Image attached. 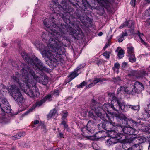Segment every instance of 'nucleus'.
I'll return each mask as SVG.
<instances>
[{"label":"nucleus","instance_id":"nucleus-1","mask_svg":"<svg viewBox=\"0 0 150 150\" xmlns=\"http://www.w3.org/2000/svg\"><path fill=\"white\" fill-rule=\"evenodd\" d=\"M21 72L22 74L21 80H20L21 75L18 72L16 73L15 76H11V79L15 82L18 83L22 90L30 97L39 96V91L36 86V82L39 80L38 76L30 67L23 68Z\"/></svg>","mask_w":150,"mask_h":150},{"label":"nucleus","instance_id":"nucleus-2","mask_svg":"<svg viewBox=\"0 0 150 150\" xmlns=\"http://www.w3.org/2000/svg\"><path fill=\"white\" fill-rule=\"evenodd\" d=\"M53 38L49 40V44L46 47L39 41H35L34 44L38 49L41 50V53L44 57L49 58L51 63L60 62L63 63L64 60L62 55L64 54L65 50L64 48V44L60 40Z\"/></svg>","mask_w":150,"mask_h":150},{"label":"nucleus","instance_id":"nucleus-3","mask_svg":"<svg viewBox=\"0 0 150 150\" xmlns=\"http://www.w3.org/2000/svg\"><path fill=\"white\" fill-rule=\"evenodd\" d=\"M67 0H62V5H59L57 1H52V4L50 6V9L54 11L55 13H57L61 17L67 24L70 23L71 21L73 18L76 19L80 18L81 14L79 11L76 10L74 13V10L70 6L68 8L66 3Z\"/></svg>","mask_w":150,"mask_h":150},{"label":"nucleus","instance_id":"nucleus-4","mask_svg":"<svg viewBox=\"0 0 150 150\" xmlns=\"http://www.w3.org/2000/svg\"><path fill=\"white\" fill-rule=\"evenodd\" d=\"M54 19L53 17L45 19L43 22L44 26L47 31H51L52 36L56 39L60 40L62 36L61 34L62 35L66 31V25H61L59 27L57 26L54 23Z\"/></svg>","mask_w":150,"mask_h":150},{"label":"nucleus","instance_id":"nucleus-5","mask_svg":"<svg viewBox=\"0 0 150 150\" xmlns=\"http://www.w3.org/2000/svg\"><path fill=\"white\" fill-rule=\"evenodd\" d=\"M21 54L25 61L27 62L29 65H31L32 67H35V68H37L42 71H46L47 70L37 57L32 59L29 57L28 54L24 52H22Z\"/></svg>","mask_w":150,"mask_h":150},{"label":"nucleus","instance_id":"nucleus-6","mask_svg":"<svg viewBox=\"0 0 150 150\" xmlns=\"http://www.w3.org/2000/svg\"><path fill=\"white\" fill-rule=\"evenodd\" d=\"M66 31L64 34L62 35L61 34V35H62V36L61 38H64V39H67L66 37H64L63 35L65 34L67 32H69L70 34L73 35L75 39H77L78 38H81L82 36L83 35V33L81 30V29L76 24H72L70 26V25L68 26H66ZM61 39L60 40L61 41Z\"/></svg>","mask_w":150,"mask_h":150},{"label":"nucleus","instance_id":"nucleus-7","mask_svg":"<svg viewBox=\"0 0 150 150\" xmlns=\"http://www.w3.org/2000/svg\"><path fill=\"white\" fill-rule=\"evenodd\" d=\"M10 90L11 95L15 101L18 103H23L24 99L19 88L16 85H12Z\"/></svg>","mask_w":150,"mask_h":150},{"label":"nucleus","instance_id":"nucleus-8","mask_svg":"<svg viewBox=\"0 0 150 150\" xmlns=\"http://www.w3.org/2000/svg\"><path fill=\"white\" fill-rule=\"evenodd\" d=\"M100 105L101 104L98 103L95 100L93 99L90 104V107L91 109L94 110V112L96 113V115L100 118L105 117L106 116L108 119L112 118L111 115L110 114H106L103 116L102 112H100V110H102Z\"/></svg>","mask_w":150,"mask_h":150},{"label":"nucleus","instance_id":"nucleus-9","mask_svg":"<svg viewBox=\"0 0 150 150\" xmlns=\"http://www.w3.org/2000/svg\"><path fill=\"white\" fill-rule=\"evenodd\" d=\"M0 107L1 111L3 112V115H5V113H9L11 112V108L9 105L7 99L5 98H0Z\"/></svg>","mask_w":150,"mask_h":150},{"label":"nucleus","instance_id":"nucleus-10","mask_svg":"<svg viewBox=\"0 0 150 150\" xmlns=\"http://www.w3.org/2000/svg\"><path fill=\"white\" fill-rule=\"evenodd\" d=\"M111 117L112 118L110 119H108L107 117H106V116L105 117L100 118L105 122L106 128L105 130L107 131L108 132L114 129L115 127L114 125L115 124L114 123H112V120H113V118L112 117V115H111Z\"/></svg>","mask_w":150,"mask_h":150},{"label":"nucleus","instance_id":"nucleus-11","mask_svg":"<svg viewBox=\"0 0 150 150\" xmlns=\"http://www.w3.org/2000/svg\"><path fill=\"white\" fill-rule=\"evenodd\" d=\"M118 117L121 120L123 121L125 124L128 127H137V122L133 120L132 119H129L127 118L124 115L122 114H120L118 116Z\"/></svg>","mask_w":150,"mask_h":150},{"label":"nucleus","instance_id":"nucleus-12","mask_svg":"<svg viewBox=\"0 0 150 150\" xmlns=\"http://www.w3.org/2000/svg\"><path fill=\"white\" fill-rule=\"evenodd\" d=\"M51 96L50 95H48L45 96L43 99H42L40 101L37 102L35 104L33 105L27 111V113H29L32 112L33 110L35 108L37 107H39L41 106L43 103H44L46 101L48 100V101L51 100Z\"/></svg>","mask_w":150,"mask_h":150},{"label":"nucleus","instance_id":"nucleus-13","mask_svg":"<svg viewBox=\"0 0 150 150\" xmlns=\"http://www.w3.org/2000/svg\"><path fill=\"white\" fill-rule=\"evenodd\" d=\"M110 108H112L115 111H117V108L115 107V105L113 104L110 105V103H107L104 104L103 108H101L102 110H100V112H102L103 116L104 115H106V114L112 115L110 113H107L106 112V111L108 112V110Z\"/></svg>","mask_w":150,"mask_h":150},{"label":"nucleus","instance_id":"nucleus-14","mask_svg":"<svg viewBox=\"0 0 150 150\" xmlns=\"http://www.w3.org/2000/svg\"><path fill=\"white\" fill-rule=\"evenodd\" d=\"M122 130L124 133L125 134L132 135V138L131 137V139L136 138L137 136L136 134H134L136 130L134 127L132 128L131 127L128 126L125 127L122 129Z\"/></svg>","mask_w":150,"mask_h":150},{"label":"nucleus","instance_id":"nucleus-15","mask_svg":"<svg viewBox=\"0 0 150 150\" xmlns=\"http://www.w3.org/2000/svg\"><path fill=\"white\" fill-rule=\"evenodd\" d=\"M108 134L111 138H113L116 140H119L122 138L123 135L121 133H117L114 129L108 132Z\"/></svg>","mask_w":150,"mask_h":150},{"label":"nucleus","instance_id":"nucleus-16","mask_svg":"<svg viewBox=\"0 0 150 150\" xmlns=\"http://www.w3.org/2000/svg\"><path fill=\"white\" fill-rule=\"evenodd\" d=\"M117 105H115V107L117 109H120L123 112H127L129 110L128 105H126L124 102H117ZM118 109H117V111Z\"/></svg>","mask_w":150,"mask_h":150},{"label":"nucleus","instance_id":"nucleus-17","mask_svg":"<svg viewBox=\"0 0 150 150\" xmlns=\"http://www.w3.org/2000/svg\"><path fill=\"white\" fill-rule=\"evenodd\" d=\"M51 31L50 32L49 31L42 32L41 37L42 38V40L43 41L46 42L47 41V40L49 39V38H50L49 40L51 38H53L54 40H57L54 37L52 36L51 34Z\"/></svg>","mask_w":150,"mask_h":150},{"label":"nucleus","instance_id":"nucleus-18","mask_svg":"<svg viewBox=\"0 0 150 150\" xmlns=\"http://www.w3.org/2000/svg\"><path fill=\"white\" fill-rule=\"evenodd\" d=\"M81 65L79 66L74 70V72L71 73L69 77L70 78V80L69 81H71L75 77L77 76L79 74L77 73L78 71L81 68H83L84 67H81Z\"/></svg>","mask_w":150,"mask_h":150},{"label":"nucleus","instance_id":"nucleus-19","mask_svg":"<svg viewBox=\"0 0 150 150\" xmlns=\"http://www.w3.org/2000/svg\"><path fill=\"white\" fill-rule=\"evenodd\" d=\"M108 97L110 100L111 101V104L114 105L115 104V105H116L118 103L117 102H119L117 100L116 98L113 93H109L108 94Z\"/></svg>","mask_w":150,"mask_h":150},{"label":"nucleus","instance_id":"nucleus-20","mask_svg":"<svg viewBox=\"0 0 150 150\" xmlns=\"http://www.w3.org/2000/svg\"><path fill=\"white\" fill-rule=\"evenodd\" d=\"M105 80L104 79H101L100 78H96L94 80L93 82L91 83L90 84H89L88 86H87L86 87L87 88H90L92 86H93L96 84L98 83V82L100 81H103Z\"/></svg>","mask_w":150,"mask_h":150},{"label":"nucleus","instance_id":"nucleus-21","mask_svg":"<svg viewBox=\"0 0 150 150\" xmlns=\"http://www.w3.org/2000/svg\"><path fill=\"white\" fill-rule=\"evenodd\" d=\"M134 89L137 91H141L144 89V86L143 84L140 82L136 81L134 84Z\"/></svg>","mask_w":150,"mask_h":150},{"label":"nucleus","instance_id":"nucleus-22","mask_svg":"<svg viewBox=\"0 0 150 150\" xmlns=\"http://www.w3.org/2000/svg\"><path fill=\"white\" fill-rule=\"evenodd\" d=\"M87 127L88 133H92L93 132V124L92 123L91 121H89L86 125Z\"/></svg>","mask_w":150,"mask_h":150},{"label":"nucleus","instance_id":"nucleus-23","mask_svg":"<svg viewBox=\"0 0 150 150\" xmlns=\"http://www.w3.org/2000/svg\"><path fill=\"white\" fill-rule=\"evenodd\" d=\"M58 114L57 112V110L54 109L50 111V112L48 115V117H57L58 116Z\"/></svg>","mask_w":150,"mask_h":150},{"label":"nucleus","instance_id":"nucleus-24","mask_svg":"<svg viewBox=\"0 0 150 150\" xmlns=\"http://www.w3.org/2000/svg\"><path fill=\"white\" fill-rule=\"evenodd\" d=\"M117 140L113 138H111L107 140L106 142V145L108 146H110L116 143L117 142Z\"/></svg>","mask_w":150,"mask_h":150},{"label":"nucleus","instance_id":"nucleus-25","mask_svg":"<svg viewBox=\"0 0 150 150\" xmlns=\"http://www.w3.org/2000/svg\"><path fill=\"white\" fill-rule=\"evenodd\" d=\"M137 34L140 38V39L141 41V43L144 44L146 46H147L148 45L147 43L144 42V41L143 40V38H144V35L143 34L141 33L139 31H138L137 33Z\"/></svg>","mask_w":150,"mask_h":150},{"label":"nucleus","instance_id":"nucleus-26","mask_svg":"<svg viewBox=\"0 0 150 150\" xmlns=\"http://www.w3.org/2000/svg\"><path fill=\"white\" fill-rule=\"evenodd\" d=\"M89 6L88 3L86 1L83 2L81 4L82 8L84 11H85Z\"/></svg>","mask_w":150,"mask_h":150},{"label":"nucleus","instance_id":"nucleus-27","mask_svg":"<svg viewBox=\"0 0 150 150\" xmlns=\"http://www.w3.org/2000/svg\"><path fill=\"white\" fill-rule=\"evenodd\" d=\"M105 126V123H103L99 124L98 125V127L100 130L102 131V129H103L105 130L106 128Z\"/></svg>","mask_w":150,"mask_h":150},{"label":"nucleus","instance_id":"nucleus-28","mask_svg":"<svg viewBox=\"0 0 150 150\" xmlns=\"http://www.w3.org/2000/svg\"><path fill=\"white\" fill-rule=\"evenodd\" d=\"M129 60L130 62H134L136 61V58L135 57L134 54L129 55Z\"/></svg>","mask_w":150,"mask_h":150},{"label":"nucleus","instance_id":"nucleus-29","mask_svg":"<svg viewBox=\"0 0 150 150\" xmlns=\"http://www.w3.org/2000/svg\"><path fill=\"white\" fill-rule=\"evenodd\" d=\"M124 52L123 50H120L118 52L117 56L120 59L124 57Z\"/></svg>","mask_w":150,"mask_h":150},{"label":"nucleus","instance_id":"nucleus-30","mask_svg":"<svg viewBox=\"0 0 150 150\" xmlns=\"http://www.w3.org/2000/svg\"><path fill=\"white\" fill-rule=\"evenodd\" d=\"M127 52L129 55L134 54V48L132 47H127Z\"/></svg>","mask_w":150,"mask_h":150},{"label":"nucleus","instance_id":"nucleus-31","mask_svg":"<svg viewBox=\"0 0 150 150\" xmlns=\"http://www.w3.org/2000/svg\"><path fill=\"white\" fill-rule=\"evenodd\" d=\"M112 81L118 84L121 81V80L119 77H117L113 78Z\"/></svg>","mask_w":150,"mask_h":150},{"label":"nucleus","instance_id":"nucleus-32","mask_svg":"<svg viewBox=\"0 0 150 150\" xmlns=\"http://www.w3.org/2000/svg\"><path fill=\"white\" fill-rule=\"evenodd\" d=\"M128 108H131L134 110H136L138 109L139 108V106L138 105L134 106L131 105H128Z\"/></svg>","mask_w":150,"mask_h":150},{"label":"nucleus","instance_id":"nucleus-33","mask_svg":"<svg viewBox=\"0 0 150 150\" xmlns=\"http://www.w3.org/2000/svg\"><path fill=\"white\" fill-rule=\"evenodd\" d=\"M62 119L64 120L67 117L68 115V112L66 111H63L62 112Z\"/></svg>","mask_w":150,"mask_h":150},{"label":"nucleus","instance_id":"nucleus-34","mask_svg":"<svg viewBox=\"0 0 150 150\" xmlns=\"http://www.w3.org/2000/svg\"><path fill=\"white\" fill-rule=\"evenodd\" d=\"M95 114L96 115V113L94 112V110L91 109V110H90L89 112V116L92 117L95 116Z\"/></svg>","mask_w":150,"mask_h":150},{"label":"nucleus","instance_id":"nucleus-35","mask_svg":"<svg viewBox=\"0 0 150 150\" xmlns=\"http://www.w3.org/2000/svg\"><path fill=\"white\" fill-rule=\"evenodd\" d=\"M125 90V88L123 86H121L120 88H119L117 89V94H118L124 91Z\"/></svg>","mask_w":150,"mask_h":150},{"label":"nucleus","instance_id":"nucleus-36","mask_svg":"<svg viewBox=\"0 0 150 150\" xmlns=\"http://www.w3.org/2000/svg\"><path fill=\"white\" fill-rule=\"evenodd\" d=\"M87 84V83L85 81H83L80 84L77 85V87L78 88H81L85 86Z\"/></svg>","mask_w":150,"mask_h":150},{"label":"nucleus","instance_id":"nucleus-37","mask_svg":"<svg viewBox=\"0 0 150 150\" xmlns=\"http://www.w3.org/2000/svg\"><path fill=\"white\" fill-rule=\"evenodd\" d=\"M48 77L47 76L44 77L43 81L42 82L43 84L44 85H46L48 83Z\"/></svg>","mask_w":150,"mask_h":150},{"label":"nucleus","instance_id":"nucleus-38","mask_svg":"<svg viewBox=\"0 0 150 150\" xmlns=\"http://www.w3.org/2000/svg\"><path fill=\"white\" fill-rule=\"evenodd\" d=\"M110 54L109 52L106 51L103 54V55L105 56L106 59H108L110 57Z\"/></svg>","mask_w":150,"mask_h":150},{"label":"nucleus","instance_id":"nucleus-39","mask_svg":"<svg viewBox=\"0 0 150 150\" xmlns=\"http://www.w3.org/2000/svg\"><path fill=\"white\" fill-rule=\"evenodd\" d=\"M77 145L80 148H81L82 149L84 148L85 147V145L83 143H81L79 142H78Z\"/></svg>","mask_w":150,"mask_h":150},{"label":"nucleus","instance_id":"nucleus-40","mask_svg":"<svg viewBox=\"0 0 150 150\" xmlns=\"http://www.w3.org/2000/svg\"><path fill=\"white\" fill-rule=\"evenodd\" d=\"M11 138L15 140L19 139L20 138V137H19L18 133L16 135H15L14 136L12 137Z\"/></svg>","mask_w":150,"mask_h":150},{"label":"nucleus","instance_id":"nucleus-41","mask_svg":"<svg viewBox=\"0 0 150 150\" xmlns=\"http://www.w3.org/2000/svg\"><path fill=\"white\" fill-rule=\"evenodd\" d=\"M124 146H123V147H122V146L120 145H117L115 147V150H122V148H123V147Z\"/></svg>","mask_w":150,"mask_h":150},{"label":"nucleus","instance_id":"nucleus-42","mask_svg":"<svg viewBox=\"0 0 150 150\" xmlns=\"http://www.w3.org/2000/svg\"><path fill=\"white\" fill-rule=\"evenodd\" d=\"M59 91L57 89L54 90L53 92V94L55 96H58L59 94Z\"/></svg>","mask_w":150,"mask_h":150},{"label":"nucleus","instance_id":"nucleus-43","mask_svg":"<svg viewBox=\"0 0 150 150\" xmlns=\"http://www.w3.org/2000/svg\"><path fill=\"white\" fill-rule=\"evenodd\" d=\"M87 127L86 125L81 129V130L83 132H86L88 133Z\"/></svg>","mask_w":150,"mask_h":150},{"label":"nucleus","instance_id":"nucleus-44","mask_svg":"<svg viewBox=\"0 0 150 150\" xmlns=\"http://www.w3.org/2000/svg\"><path fill=\"white\" fill-rule=\"evenodd\" d=\"M120 67V65L118 63H115L114 66V67L113 68V69L114 68H116L117 69H119Z\"/></svg>","mask_w":150,"mask_h":150},{"label":"nucleus","instance_id":"nucleus-45","mask_svg":"<svg viewBox=\"0 0 150 150\" xmlns=\"http://www.w3.org/2000/svg\"><path fill=\"white\" fill-rule=\"evenodd\" d=\"M124 40V37L122 35L118 39V40L119 42H122Z\"/></svg>","mask_w":150,"mask_h":150},{"label":"nucleus","instance_id":"nucleus-46","mask_svg":"<svg viewBox=\"0 0 150 150\" xmlns=\"http://www.w3.org/2000/svg\"><path fill=\"white\" fill-rule=\"evenodd\" d=\"M145 14L146 16H150V8L146 11Z\"/></svg>","mask_w":150,"mask_h":150},{"label":"nucleus","instance_id":"nucleus-47","mask_svg":"<svg viewBox=\"0 0 150 150\" xmlns=\"http://www.w3.org/2000/svg\"><path fill=\"white\" fill-rule=\"evenodd\" d=\"M136 0H131L130 4L133 7H134L135 6Z\"/></svg>","mask_w":150,"mask_h":150},{"label":"nucleus","instance_id":"nucleus-48","mask_svg":"<svg viewBox=\"0 0 150 150\" xmlns=\"http://www.w3.org/2000/svg\"><path fill=\"white\" fill-rule=\"evenodd\" d=\"M135 147H136V148H137L138 149H138L139 148V144H137L133 145L132 146V149H134Z\"/></svg>","mask_w":150,"mask_h":150},{"label":"nucleus","instance_id":"nucleus-49","mask_svg":"<svg viewBox=\"0 0 150 150\" xmlns=\"http://www.w3.org/2000/svg\"><path fill=\"white\" fill-rule=\"evenodd\" d=\"M19 135V137H20V138L21 137H22L24 136L25 135V132H22L18 133Z\"/></svg>","mask_w":150,"mask_h":150},{"label":"nucleus","instance_id":"nucleus-50","mask_svg":"<svg viewBox=\"0 0 150 150\" xmlns=\"http://www.w3.org/2000/svg\"><path fill=\"white\" fill-rule=\"evenodd\" d=\"M61 124L63 125H64V127H65V128H66L68 126L67 125H66V122L65 121H62V122L61 123Z\"/></svg>","mask_w":150,"mask_h":150},{"label":"nucleus","instance_id":"nucleus-51","mask_svg":"<svg viewBox=\"0 0 150 150\" xmlns=\"http://www.w3.org/2000/svg\"><path fill=\"white\" fill-rule=\"evenodd\" d=\"M127 65V63L126 62H124L122 64V67L125 68Z\"/></svg>","mask_w":150,"mask_h":150},{"label":"nucleus","instance_id":"nucleus-52","mask_svg":"<svg viewBox=\"0 0 150 150\" xmlns=\"http://www.w3.org/2000/svg\"><path fill=\"white\" fill-rule=\"evenodd\" d=\"M136 139H137V140L140 141L141 143L143 142H144V139H143V138H141V137L137 138Z\"/></svg>","mask_w":150,"mask_h":150},{"label":"nucleus","instance_id":"nucleus-53","mask_svg":"<svg viewBox=\"0 0 150 150\" xmlns=\"http://www.w3.org/2000/svg\"><path fill=\"white\" fill-rule=\"evenodd\" d=\"M141 73L142 75H141V76H144L146 75L147 74L146 73L145 71H143L141 72Z\"/></svg>","mask_w":150,"mask_h":150},{"label":"nucleus","instance_id":"nucleus-54","mask_svg":"<svg viewBox=\"0 0 150 150\" xmlns=\"http://www.w3.org/2000/svg\"><path fill=\"white\" fill-rule=\"evenodd\" d=\"M129 22L128 21H126L123 24V25L125 26H128Z\"/></svg>","mask_w":150,"mask_h":150},{"label":"nucleus","instance_id":"nucleus-55","mask_svg":"<svg viewBox=\"0 0 150 150\" xmlns=\"http://www.w3.org/2000/svg\"><path fill=\"white\" fill-rule=\"evenodd\" d=\"M110 46V44H109V43H107V44H106L105 45V46H104V47L103 48V49L104 50H105V49H106L108 47H109V46Z\"/></svg>","mask_w":150,"mask_h":150},{"label":"nucleus","instance_id":"nucleus-56","mask_svg":"<svg viewBox=\"0 0 150 150\" xmlns=\"http://www.w3.org/2000/svg\"><path fill=\"white\" fill-rule=\"evenodd\" d=\"M39 123V121L38 120H36L34 121L33 123L35 125H36L38 124Z\"/></svg>","mask_w":150,"mask_h":150},{"label":"nucleus","instance_id":"nucleus-57","mask_svg":"<svg viewBox=\"0 0 150 150\" xmlns=\"http://www.w3.org/2000/svg\"><path fill=\"white\" fill-rule=\"evenodd\" d=\"M122 35L123 36H127L128 35V34L127 33L125 32V33H123L122 34Z\"/></svg>","mask_w":150,"mask_h":150},{"label":"nucleus","instance_id":"nucleus-58","mask_svg":"<svg viewBox=\"0 0 150 150\" xmlns=\"http://www.w3.org/2000/svg\"><path fill=\"white\" fill-rule=\"evenodd\" d=\"M59 136L61 138H64L63 137V134L62 133H59Z\"/></svg>","mask_w":150,"mask_h":150},{"label":"nucleus","instance_id":"nucleus-59","mask_svg":"<svg viewBox=\"0 0 150 150\" xmlns=\"http://www.w3.org/2000/svg\"><path fill=\"white\" fill-rule=\"evenodd\" d=\"M103 33L102 32H100L98 34V35L99 36H101L103 35Z\"/></svg>","mask_w":150,"mask_h":150},{"label":"nucleus","instance_id":"nucleus-60","mask_svg":"<svg viewBox=\"0 0 150 150\" xmlns=\"http://www.w3.org/2000/svg\"><path fill=\"white\" fill-rule=\"evenodd\" d=\"M145 2H146V3H150V0H145Z\"/></svg>","mask_w":150,"mask_h":150},{"label":"nucleus","instance_id":"nucleus-61","mask_svg":"<svg viewBox=\"0 0 150 150\" xmlns=\"http://www.w3.org/2000/svg\"><path fill=\"white\" fill-rule=\"evenodd\" d=\"M125 27V26H124L123 25V24H122L121 25H120V26L119 28L120 29H121V28H122L123 27Z\"/></svg>","mask_w":150,"mask_h":150},{"label":"nucleus","instance_id":"nucleus-62","mask_svg":"<svg viewBox=\"0 0 150 150\" xmlns=\"http://www.w3.org/2000/svg\"><path fill=\"white\" fill-rule=\"evenodd\" d=\"M131 148L133 150H138V149L136 148V147L134 148V149H132V146Z\"/></svg>","mask_w":150,"mask_h":150},{"label":"nucleus","instance_id":"nucleus-63","mask_svg":"<svg viewBox=\"0 0 150 150\" xmlns=\"http://www.w3.org/2000/svg\"><path fill=\"white\" fill-rule=\"evenodd\" d=\"M81 21L83 24L85 25V23H86V21H83L82 20Z\"/></svg>","mask_w":150,"mask_h":150},{"label":"nucleus","instance_id":"nucleus-64","mask_svg":"<svg viewBox=\"0 0 150 150\" xmlns=\"http://www.w3.org/2000/svg\"><path fill=\"white\" fill-rule=\"evenodd\" d=\"M148 148L149 150H150V141L149 142V145Z\"/></svg>","mask_w":150,"mask_h":150}]
</instances>
